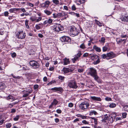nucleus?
<instances>
[{"instance_id": "nucleus-1", "label": "nucleus", "mask_w": 128, "mask_h": 128, "mask_svg": "<svg viewBox=\"0 0 128 128\" xmlns=\"http://www.w3.org/2000/svg\"><path fill=\"white\" fill-rule=\"evenodd\" d=\"M88 74L90 75L94 78V80L98 82H100L99 77L97 76L96 70L94 68H90L89 72L88 73Z\"/></svg>"}, {"instance_id": "nucleus-2", "label": "nucleus", "mask_w": 128, "mask_h": 128, "mask_svg": "<svg viewBox=\"0 0 128 128\" xmlns=\"http://www.w3.org/2000/svg\"><path fill=\"white\" fill-rule=\"evenodd\" d=\"M51 30L53 32H58L64 30V27L61 24H55L50 27Z\"/></svg>"}, {"instance_id": "nucleus-3", "label": "nucleus", "mask_w": 128, "mask_h": 128, "mask_svg": "<svg viewBox=\"0 0 128 128\" xmlns=\"http://www.w3.org/2000/svg\"><path fill=\"white\" fill-rule=\"evenodd\" d=\"M79 31L74 26H70V28L68 33L69 34L72 36L74 37L78 35Z\"/></svg>"}, {"instance_id": "nucleus-4", "label": "nucleus", "mask_w": 128, "mask_h": 128, "mask_svg": "<svg viewBox=\"0 0 128 128\" xmlns=\"http://www.w3.org/2000/svg\"><path fill=\"white\" fill-rule=\"evenodd\" d=\"M89 106L88 102L86 101H84L80 104L79 107L82 110H85L88 108Z\"/></svg>"}, {"instance_id": "nucleus-5", "label": "nucleus", "mask_w": 128, "mask_h": 128, "mask_svg": "<svg viewBox=\"0 0 128 128\" xmlns=\"http://www.w3.org/2000/svg\"><path fill=\"white\" fill-rule=\"evenodd\" d=\"M68 86L70 88L75 89L78 87L76 82L74 80L69 81L68 82Z\"/></svg>"}, {"instance_id": "nucleus-6", "label": "nucleus", "mask_w": 128, "mask_h": 128, "mask_svg": "<svg viewBox=\"0 0 128 128\" xmlns=\"http://www.w3.org/2000/svg\"><path fill=\"white\" fill-rule=\"evenodd\" d=\"M30 65L35 68H39V65L38 63L35 60H31L30 62Z\"/></svg>"}, {"instance_id": "nucleus-7", "label": "nucleus", "mask_w": 128, "mask_h": 128, "mask_svg": "<svg viewBox=\"0 0 128 128\" xmlns=\"http://www.w3.org/2000/svg\"><path fill=\"white\" fill-rule=\"evenodd\" d=\"M106 56H107V60H109L116 57V55L113 52H111L107 53Z\"/></svg>"}, {"instance_id": "nucleus-8", "label": "nucleus", "mask_w": 128, "mask_h": 128, "mask_svg": "<svg viewBox=\"0 0 128 128\" xmlns=\"http://www.w3.org/2000/svg\"><path fill=\"white\" fill-rule=\"evenodd\" d=\"M32 92V90H31L27 89L26 90H24L22 92L23 94L22 97L24 98L28 96L29 95L31 94Z\"/></svg>"}, {"instance_id": "nucleus-9", "label": "nucleus", "mask_w": 128, "mask_h": 128, "mask_svg": "<svg viewBox=\"0 0 128 128\" xmlns=\"http://www.w3.org/2000/svg\"><path fill=\"white\" fill-rule=\"evenodd\" d=\"M82 54L80 52H78L76 55H75L74 58L72 59L73 63H75L76 61L78 60L79 58L82 55Z\"/></svg>"}, {"instance_id": "nucleus-10", "label": "nucleus", "mask_w": 128, "mask_h": 128, "mask_svg": "<svg viewBox=\"0 0 128 128\" xmlns=\"http://www.w3.org/2000/svg\"><path fill=\"white\" fill-rule=\"evenodd\" d=\"M74 70V68H63L62 70L64 72V73H66L70 72H72Z\"/></svg>"}, {"instance_id": "nucleus-11", "label": "nucleus", "mask_w": 128, "mask_h": 128, "mask_svg": "<svg viewBox=\"0 0 128 128\" xmlns=\"http://www.w3.org/2000/svg\"><path fill=\"white\" fill-rule=\"evenodd\" d=\"M17 38L20 39H23L25 38L26 36L25 33L22 32H18Z\"/></svg>"}, {"instance_id": "nucleus-12", "label": "nucleus", "mask_w": 128, "mask_h": 128, "mask_svg": "<svg viewBox=\"0 0 128 128\" xmlns=\"http://www.w3.org/2000/svg\"><path fill=\"white\" fill-rule=\"evenodd\" d=\"M60 40L62 42H69L70 39L68 37L64 36L60 38Z\"/></svg>"}, {"instance_id": "nucleus-13", "label": "nucleus", "mask_w": 128, "mask_h": 128, "mask_svg": "<svg viewBox=\"0 0 128 128\" xmlns=\"http://www.w3.org/2000/svg\"><path fill=\"white\" fill-rule=\"evenodd\" d=\"M58 13V18L64 16V19H66L68 17L66 13L64 12H61Z\"/></svg>"}, {"instance_id": "nucleus-14", "label": "nucleus", "mask_w": 128, "mask_h": 128, "mask_svg": "<svg viewBox=\"0 0 128 128\" xmlns=\"http://www.w3.org/2000/svg\"><path fill=\"white\" fill-rule=\"evenodd\" d=\"M89 57L91 58L92 60H95L100 57L97 55L91 54H89Z\"/></svg>"}, {"instance_id": "nucleus-15", "label": "nucleus", "mask_w": 128, "mask_h": 128, "mask_svg": "<svg viewBox=\"0 0 128 128\" xmlns=\"http://www.w3.org/2000/svg\"><path fill=\"white\" fill-rule=\"evenodd\" d=\"M91 98L95 101H101L102 99L100 97H96L95 96H90Z\"/></svg>"}, {"instance_id": "nucleus-16", "label": "nucleus", "mask_w": 128, "mask_h": 128, "mask_svg": "<svg viewBox=\"0 0 128 128\" xmlns=\"http://www.w3.org/2000/svg\"><path fill=\"white\" fill-rule=\"evenodd\" d=\"M51 89L52 90L58 91H59L60 92H62L63 90L62 88L61 87H55L54 88H52Z\"/></svg>"}, {"instance_id": "nucleus-17", "label": "nucleus", "mask_w": 128, "mask_h": 128, "mask_svg": "<svg viewBox=\"0 0 128 128\" xmlns=\"http://www.w3.org/2000/svg\"><path fill=\"white\" fill-rule=\"evenodd\" d=\"M121 20L124 22H127L128 21V16H123L120 18Z\"/></svg>"}, {"instance_id": "nucleus-18", "label": "nucleus", "mask_w": 128, "mask_h": 128, "mask_svg": "<svg viewBox=\"0 0 128 128\" xmlns=\"http://www.w3.org/2000/svg\"><path fill=\"white\" fill-rule=\"evenodd\" d=\"M64 61V65H66L70 63V61L68 58H65L63 60Z\"/></svg>"}, {"instance_id": "nucleus-19", "label": "nucleus", "mask_w": 128, "mask_h": 128, "mask_svg": "<svg viewBox=\"0 0 128 128\" xmlns=\"http://www.w3.org/2000/svg\"><path fill=\"white\" fill-rule=\"evenodd\" d=\"M75 2L76 4L79 5L82 3H84L85 2V0H75Z\"/></svg>"}, {"instance_id": "nucleus-20", "label": "nucleus", "mask_w": 128, "mask_h": 128, "mask_svg": "<svg viewBox=\"0 0 128 128\" xmlns=\"http://www.w3.org/2000/svg\"><path fill=\"white\" fill-rule=\"evenodd\" d=\"M109 47L108 46V44L106 43V45L104 46L102 48V50L103 52L106 51L108 48Z\"/></svg>"}, {"instance_id": "nucleus-21", "label": "nucleus", "mask_w": 128, "mask_h": 128, "mask_svg": "<svg viewBox=\"0 0 128 128\" xmlns=\"http://www.w3.org/2000/svg\"><path fill=\"white\" fill-rule=\"evenodd\" d=\"M114 120L112 116H109L108 120V122L109 123H112L113 122Z\"/></svg>"}, {"instance_id": "nucleus-22", "label": "nucleus", "mask_w": 128, "mask_h": 128, "mask_svg": "<svg viewBox=\"0 0 128 128\" xmlns=\"http://www.w3.org/2000/svg\"><path fill=\"white\" fill-rule=\"evenodd\" d=\"M93 48L96 52H101V50L100 48L96 46H94L93 47Z\"/></svg>"}, {"instance_id": "nucleus-23", "label": "nucleus", "mask_w": 128, "mask_h": 128, "mask_svg": "<svg viewBox=\"0 0 128 128\" xmlns=\"http://www.w3.org/2000/svg\"><path fill=\"white\" fill-rule=\"evenodd\" d=\"M44 13L47 15L49 16L52 14V11H50L47 10H44Z\"/></svg>"}, {"instance_id": "nucleus-24", "label": "nucleus", "mask_w": 128, "mask_h": 128, "mask_svg": "<svg viewBox=\"0 0 128 128\" xmlns=\"http://www.w3.org/2000/svg\"><path fill=\"white\" fill-rule=\"evenodd\" d=\"M19 10L18 8H10L9 10V11L11 13L13 12L14 11H17Z\"/></svg>"}, {"instance_id": "nucleus-25", "label": "nucleus", "mask_w": 128, "mask_h": 128, "mask_svg": "<svg viewBox=\"0 0 128 128\" xmlns=\"http://www.w3.org/2000/svg\"><path fill=\"white\" fill-rule=\"evenodd\" d=\"M45 5L46 6V8H48L49 7L50 4V2L49 0H46L44 2Z\"/></svg>"}, {"instance_id": "nucleus-26", "label": "nucleus", "mask_w": 128, "mask_h": 128, "mask_svg": "<svg viewBox=\"0 0 128 128\" xmlns=\"http://www.w3.org/2000/svg\"><path fill=\"white\" fill-rule=\"evenodd\" d=\"M116 41L117 43L118 44H119L123 41L126 42V40L120 39L119 40H118V39H117L116 40Z\"/></svg>"}, {"instance_id": "nucleus-27", "label": "nucleus", "mask_w": 128, "mask_h": 128, "mask_svg": "<svg viewBox=\"0 0 128 128\" xmlns=\"http://www.w3.org/2000/svg\"><path fill=\"white\" fill-rule=\"evenodd\" d=\"M108 117L107 114H106L104 115V119L102 120L104 122H106L105 120H108Z\"/></svg>"}, {"instance_id": "nucleus-28", "label": "nucleus", "mask_w": 128, "mask_h": 128, "mask_svg": "<svg viewBox=\"0 0 128 128\" xmlns=\"http://www.w3.org/2000/svg\"><path fill=\"white\" fill-rule=\"evenodd\" d=\"M14 98L11 95H9L7 97V99L8 100H9L10 99L11 100H16V99H14Z\"/></svg>"}, {"instance_id": "nucleus-29", "label": "nucleus", "mask_w": 128, "mask_h": 128, "mask_svg": "<svg viewBox=\"0 0 128 128\" xmlns=\"http://www.w3.org/2000/svg\"><path fill=\"white\" fill-rule=\"evenodd\" d=\"M98 114L97 112L95 110H92L90 112V115L94 114V115H97Z\"/></svg>"}, {"instance_id": "nucleus-30", "label": "nucleus", "mask_w": 128, "mask_h": 128, "mask_svg": "<svg viewBox=\"0 0 128 128\" xmlns=\"http://www.w3.org/2000/svg\"><path fill=\"white\" fill-rule=\"evenodd\" d=\"M99 58H97V60L96 61H94V62H93V64H98L100 62V61Z\"/></svg>"}, {"instance_id": "nucleus-31", "label": "nucleus", "mask_w": 128, "mask_h": 128, "mask_svg": "<svg viewBox=\"0 0 128 128\" xmlns=\"http://www.w3.org/2000/svg\"><path fill=\"white\" fill-rule=\"evenodd\" d=\"M53 2L56 5H58L59 4V2L58 0H52Z\"/></svg>"}, {"instance_id": "nucleus-32", "label": "nucleus", "mask_w": 128, "mask_h": 128, "mask_svg": "<svg viewBox=\"0 0 128 128\" xmlns=\"http://www.w3.org/2000/svg\"><path fill=\"white\" fill-rule=\"evenodd\" d=\"M90 118L92 119H93L94 120L95 124V125H97V119L94 117H91Z\"/></svg>"}, {"instance_id": "nucleus-33", "label": "nucleus", "mask_w": 128, "mask_h": 128, "mask_svg": "<svg viewBox=\"0 0 128 128\" xmlns=\"http://www.w3.org/2000/svg\"><path fill=\"white\" fill-rule=\"evenodd\" d=\"M95 21L96 23L97 24L100 26H102V24L99 21H98L97 20H95Z\"/></svg>"}, {"instance_id": "nucleus-34", "label": "nucleus", "mask_w": 128, "mask_h": 128, "mask_svg": "<svg viewBox=\"0 0 128 128\" xmlns=\"http://www.w3.org/2000/svg\"><path fill=\"white\" fill-rule=\"evenodd\" d=\"M20 117V115H17L14 118V121H17L18 120Z\"/></svg>"}, {"instance_id": "nucleus-35", "label": "nucleus", "mask_w": 128, "mask_h": 128, "mask_svg": "<svg viewBox=\"0 0 128 128\" xmlns=\"http://www.w3.org/2000/svg\"><path fill=\"white\" fill-rule=\"evenodd\" d=\"M58 103V102L56 99H54L53 102L52 103V104L56 105V104Z\"/></svg>"}, {"instance_id": "nucleus-36", "label": "nucleus", "mask_w": 128, "mask_h": 128, "mask_svg": "<svg viewBox=\"0 0 128 128\" xmlns=\"http://www.w3.org/2000/svg\"><path fill=\"white\" fill-rule=\"evenodd\" d=\"M36 17L34 16H32L30 18V20L32 22L35 21H36Z\"/></svg>"}, {"instance_id": "nucleus-37", "label": "nucleus", "mask_w": 128, "mask_h": 128, "mask_svg": "<svg viewBox=\"0 0 128 128\" xmlns=\"http://www.w3.org/2000/svg\"><path fill=\"white\" fill-rule=\"evenodd\" d=\"M106 56V54H103L101 55V57L103 59L106 58V59L107 60V56Z\"/></svg>"}, {"instance_id": "nucleus-38", "label": "nucleus", "mask_w": 128, "mask_h": 128, "mask_svg": "<svg viewBox=\"0 0 128 128\" xmlns=\"http://www.w3.org/2000/svg\"><path fill=\"white\" fill-rule=\"evenodd\" d=\"M28 20H26L25 21V26L28 29L29 28V26L28 25Z\"/></svg>"}, {"instance_id": "nucleus-39", "label": "nucleus", "mask_w": 128, "mask_h": 128, "mask_svg": "<svg viewBox=\"0 0 128 128\" xmlns=\"http://www.w3.org/2000/svg\"><path fill=\"white\" fill-rule=\"evenodd\" d=\"M116 106V104L114 103H112L110 104L109 107L111 108H114Z\"/></svg>"}, {"instance_id": "nucleus-40", "label": "nucleus", "mask_w": 128, "mask_h": 128, "mask_svg": "<svg viewBox=\"0 0 128 128\" xmlns=\"http://www.w3.org/2000/svg\"><path fill=\"white\" fill-rule=\"evenodd\" d=\"M58 78L60 80L64 81V80L65 78L64 76H58Z\"/></svg>"}, {"instance_id": "nucleus-41", "label": "nucleus", "mask_w": 128, "mask_h": 128, "mask_svg": "<svg viewBox=\"0 0 128 128\" xmlns=\"http://www.w3.org/2000/svg\"><path fill=\"white\" fill-rule=\"evenodd\" d=\"M53 17L54 18H58V13L57 14L54 13L53 14Z\"/></svg>"}, {"instance_id": "nucleus-42", "label": "nucleus", "mask_w": 128, "mask_h": 128, "mask_svg": "<svg viewBox=\"0 0 128 128\" xmlns=\"http://www.w3.org/2000/svg\"><path fill=\"white\" fill-rule=\"evenodd\" d=\"M80 47L82 49H84L86 48L85 45L84 43L82 44L80 46Z\"/></svg>"}, {"instance_id": "nucleus-43", "label": "nucleus", "mask_w": 128, "mask_h": 128, "mask_svg": "<svg viewBox=\"0 0 128 128\" xmlns=\"http://www.w3.org/2000/svg\"><path fill=\"white\" fill-rule=\"evenodd\" d=\"M35 28L37 30H38L42 28V26H39V25L37 24Z\"/></svg>"}, {"instance_id": "nucleus-44", "label": "nucleus", "mask_w": 128, "mask_h": 128, "mask_svg": "<svg viewBox=\"0 0 128 128\" xmlns=\"http://www.w3.org/2000/svg\"><path fill=\"white\" fill-rule=\"evenodd\" d=\"M6 126L7 128H10L12 126V124L11 123H9L6 124Z\"/></svg>"}, {"instance_id": "nucleus-45", "label": "nucleus", "mask_w": 128, "mask_h": 128, "mask_svg": "<svg viewBox=\"0 0 128 128\" xmlns=\"http://www.w3.org/2000/svg\"><path fill=\"white\" fill-rule=\"evenodd\" d=\"M127 113L126 112H124L122 114V117L123 118H125L126 117Z\"/></svg>"}, {"instance_id": "nucleus-46", "label": "nucleus", "mask_w": 128, "mask_h": 128, "mask_svg": "<svg viewBox=\"0 0 128 128\" xmlns=\"http://www.w3.org/2000/svg\"><path fill=\"white\" fill-rule=\"evenodd\" d=\"M82 122L84 124H88L89 122L86 121V120H84L82 121Z\"/></svg>"}, {"instance_id": "nucleus-47", "label": "nucleus", "mask_w": 128, "mask_h": 128, "mask_svg": "<svg viewBox=\"0 0 128 128\" xmlns=\"http://www.w3.org/2000/svg\"><path fill=\"white\" fill-rule=\"evenodd\" d=\"M48 23L50 24L52 23L53 20H52L51 18H49L48 20H47Z\"/></svg>"}, {"instance_id": "nucleus-48", "label": "nucleus", "mask_w": 128, "mask_h": 128, "mask_svg": "<svg viewBox=\"0 0 128 128\" xmlns=\"http://www.w3.org/2000/svg\"><path fill=\"white\" fill-rule=\"evenodd\" d=\"M105 100L107 101H111L112 100L111 98L108 97H106L105 98Z\"/></svg>"}, {"instance_id": "nucleus-49", "label": "nucleus", "mask_w": 128, "mask_h": 128, "mask_svg": "<svg viewBox=\"0 0 128 128\" xmlns=\"http://www.w3.org/2000/svg\"><path fill=\"white\" fill-rule=\"evenodd\" d=\"M89 54L87 53H84L83 55V57H87L88 56H89Z\"/></svg>"}, {"instance_id": "nucleus-50", "label": "nucleus", "mask_w": 128, "mask_h": 128, "mask_svg": "<svg viewBox=\"0 0 128 128\" xmlns=\"http://www.w3.org/2000/svg\"><path fill=\"white\" fill-rule=\"evenodd\" d=\"M105 39L104 37H102L101 38V41L102 42L104 43L105 42Z\"/></svg>"}, {"instance_id": "nucleus-51", "label": "nucleus", "mask_w": 128, "mask_h": 128, "mask_svg": "<svg viewBox=\"0 0 128 128\" xmlns=\"http://www.w3.org/2000/svg\"><path fill=\"white\" fill-rule=\"evenodd\" d=\"M124 108L125 111L128 112V106H124Z\"/></svg>"}, {"instance_id": "nucleus-52", "label": "nucleus", "mask_w": 128, "mask_h": 128, "mask_svg": "<svg viewBox=\"0 0 128 128\" xmlns=\"http://www.w3.org/2000/svg\"><path fill=\"white\" fill-rule=\"evenodd\" d=\"M84 70V69L83 68L78 69V71L80 73H81L83 72Z\"/></svg>"}, {"instance_id": "nucleus-53", "label": "nucleus", "mask_w": 128, "mask_h": 128, "mask_svg": "<svg viewBox=\"0 0 128 128\" xmlns=\"http://www.w3.org/2000/svg\"><path fill=\"white\" fill-rule=\"evenodd\" d=\"M40 6L42 8H46V6L44 3L40 4Z\"/></svg>"}, {"instance_id": "nucleus-54", "label": "nucleus", "mask_w": 128, "mask_h": 128, "mask_svg": "<svg viewBox=\"0 0 128 128\" xmlns=\"http://www.w3.org/2000/svg\"><path fill=\"white\" fill-rule=\"evenodd\" d=\"M42 19V18L41 17H39L37 19H36V22H38L40 21Z\"/></svg>"}, {"instance_id": "nucleus-55", "label": "nucleus", "mask_w": 128, "mask_h": 128, "mask_svg": "<svg viewBox=\"0 0 128 128\" xmlns=\"http://www.w3.org/2000/svg\"><path fill=\"white\" fill-rule=\"evenodd\" d=\"M8 12L6 11L4 13V15L6 16H8Z\"/></svg>"}, {"instance_id": "nucleus-56", "label": "nucleus", "mask_w": 128, "mask_h": 128, "mask_svg": "<svg viewBox=\"0 0 128 128\" xmlns=\"http://www.w3.org/2000/svg\"><path fill=\"white\" fill-rule=\"evenodd\" d=\"M19 10H20L22 12H26V10H25V9L23 8H19Z\"/></svg>"}, {"instance_id": "nucleus-57", "label": "nucleus", "mask_w": 128, "mask_h": 128, "mask_svg": "<svg viewBox=\"0 0 128 128\" xmlns=\"http://www.w3.org/2000/svg\"><path fill=\"white\" fill-rule=\"evenodd\" d=\"M28 5L29 6L31 7H33L34 6V5L33 4L30 3V2L28 3Z\"/></svg>"}, {"instance_id": "nucleus-58", "label": "nucleus", "mask_w": 128, "mask_h": 128, "mask_svg": "<svg viewBox=\"0 0 128 128\" xmlns=\"http://www.w3.org/2000/svg\"><path fill=\"white\" fill-rule=\"evenodd\" d=\"M39 86L37 84H36L34 86V90L37 89L38 88Z\"/></svg>"}, {"instance_id": "nucleus-59", "label": "nucleus", "mask_w": 128, "mask_h": 128, "mask_svg": "<svg viewBox=\"0 0 128 128\" xmlns=\"http://www.w3.org/2000/svg\"><path fill=\"white\" fill-rule=\"evenodd\" d=\"M73 104L72 103L70 102L68 104V106L69 107H73Z\"/></svg>"}, {"instance_id": "nucleus-60", "label": "nucleus", "mask_w": 128, "mask_h": 128, "mask_svg": "<svg viewBox=\"0 0 128 128\" xmlns=\"http://www.w3.org/2000/svg\"><path fill=\"white\" fill-rule=\"evenodd\" d=\"M11 56L13 58H14L16 56V54L14 52L12 54Z\"/></svg>"}, {"instance_id": "nucleus-61", "label": "nucleus", "mask_w": 128, "mask_h": 128, "mask_svg": "<svg viewBox=\"0 0 128 128\" xmlns=\"http://www.w3.org/2000/svg\"><path fill=\"white\" fill-rule=\"evenodd\" d=\"M72 10H76V8L75 6L74 5H73L72 7Z\"/></svg>"}, {"instance_id": "nucleus-62", "label": "nucleus", "mask_w": 128, "mask_h": 128, "mask_svg": "<svg viewBox=\"0 0 128 128\" xmlns=\"http://www.w3.org/2000/svg\"><path fill=\"white\" fill-rule=\"evenodd\" d=\"M56 112L58 114H60L62 112V111L60 109H58L56 110Z\"/></svg>"}, {"instance_id": "nucleus-63", "label": "nucleus", "mask_w": 128, "mask_h": 128, "mask_svg": "<svg viewBox=\"0 0 128 128\" xmlns=\"http://www.w3.org/2000/svg\"><path fill=\"white\" fill-rule=\"evenodd\" d=\"M4 34V31L0 29V35H2Z\"/></svg>"}, {"instance_id": "nucleus-64", "label": "nucleus", "mask_w": 128, "mask_h": 128, "mask_svg": "<svg viewBox=\"0 0 128 128\" xmlns=\"http://www.w3.org/2000/svg\"><path fill=\"white\" fill-rule=\"evenodd\" d=\"M87 116H84L83 115H82L81 118L83 119H86L87 118Z\"/></svg>"}]
</instances>
